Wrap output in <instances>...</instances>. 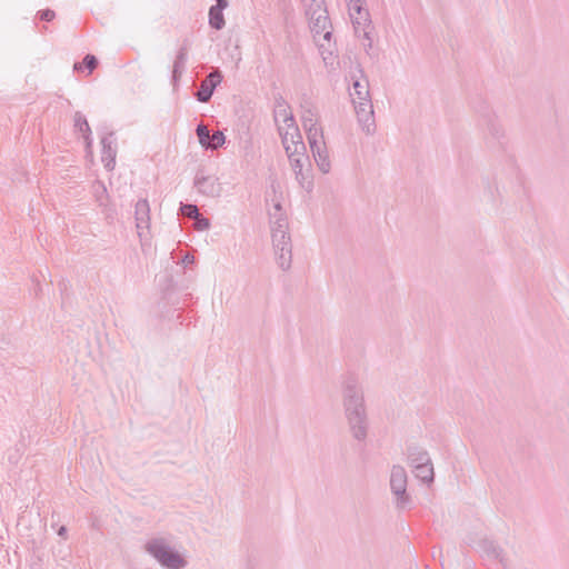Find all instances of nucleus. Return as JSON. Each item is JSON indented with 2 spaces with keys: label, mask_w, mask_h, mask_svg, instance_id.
I'll return each instance as SVG.
<instances>
[{
  "label": "nucleus",
  "mask_w": 569,
  "mask_h": 569,
  "mask_svg": "<svg viewBox=\"0 0 569 569\" xmlns=\"http://www.w3.org/2000/svg\"><path fill=\"white\" fill-rule=\"evenodd\" d=\"M270 216V230L271 236L278 230L288 231V219L282 210L281 204L274 203L273 204V211L269 212Z\"/></svg>",
  "instance_id": "17"
},
{
  "label": "nucleus",
  "mask_w": 569,
  "mask_h": 569,
  "mask_svg": "<svg viewBox=\"0 0 569 569\" xmlns=\"http://www.w3.org/2000/svg\"><path fill=\"white\" fill-rule=\"evenodd\" d=\"M430 460L429 453L426 450L419 447L408 448V462L412 468H415V466L427 463Z\"/></svg>",
  "instance_id": "21"
},
{
  "label": "nucleus",
  "mask_w": 569,
  "mask_h": 569,
  "mask_svg": "<svg viewBox=\"0 0 569 569\" xmlns=\"http://www.w3.org/2000/svg\"><path fill=\"white\" fill-rule=\"evenodd\" d=\"M194 226L197 230H207L210 227V221L208 218L199 214V217L194 219Z\"/></svg>",
  "instance_id": "31"
},
{
  "label": "nucleus",
  "mask_w": 569,
  "mask_h": 569,
  "mask_svg": "<svg viewBox=\"0 0 569 569\" xmlns=\"http://www.w3.org/2000/svg\"><path fill=\"white\" fill-rule=\"evenodd\" d=\"M370 30H371V26L360 29L359 38L363 39V47L367 51L372 48V39L370 37Z\"/></svg>",
  "instance_id": "28"
},
{
  "label": "nucleus",
  "mask_w": 569,
  "mask_h": 569,
  "mask_svg": "<svg viewBox=\"0 0 569 569\" xmlns=\"http://www.w3.org/2000/svg\"><path fill=\"white\" fill-rule=\"evenodd\" d=\"M346 2H347V6L350 7V6L363 2V0H346Z\"/></svg>",
  "instance_id": "35"
},
{
  "label": "nucleus",
  "mask_w": 569,
  "mask_h": 569,
  "mask_svg": "<svg viewBox=\"0 0 569 569\" xmlns=\"http://www.w3.org/2000/svg\"><path fill=\"white\" fill-rule=\"evenodd\" d=\"M317 131L315 130L313 134L310 137L309 146L317 163V167L322 173H328L331 170V162L329 158V153L326 147V142L323 137L316 139Z\"/></svg>",
  "instance_id": "8"
},
{
  "label": "nucleus",
  "mask_w": 569,
  "mask_h": 569,
  "mask_svg": "<svg viewBox=\"0 0 569 569\" xmlns=\"http://www.w3.org/2000/svg\"><path fill=\"white\" fill-rule=\"evenodd\" d=\"M306 14L310 13V11H316L318 7L325 8L323 0H301Z\"/></svg>",
  "instance_id": "27"
},
{
  "label": "nucleus",
  "mask_w": 569,
  "mask_h": 569,
  "mask_svg": "<svg viewBox=\"0 0 569 569\" xmlns=\"http://www.w3.org/2000/svg\"><path fill=\"white\" fill-rule=\"evenodd\" d=\"M288 119H293V114L290 111L289 106H287L284 102L278 103L277 109L274 110L276 123L284 122Z\"/></svg>",
  "instance_id": "25"
},
{
  "label": "nucleus",
  "mask_w": 569,
  "mask_h": 569,
  "mask_svg": "<svg viewBox=\"0 0 569 569\" xmlns=\"http://www.w3.org/2000/svg\"><path fill=\"white\" fill-rule=\"evenodd\" d=\"M193 184L198 192L206 197L216 198L219 197L222 191V187L218 178L213 176H202L197 173Z\"/></svg>",
  "instance_id": "9"
},
{
  "label": "nucleus",
  "mask_w": 569,
  "mask_h": 569,
  "mask_svg": "<svg viewBox=\"0 0 569 569\" xmlns=\"http://www.w3.org/2000/svg\"><path fill=\"white\" fill-rule=\"evenodd\" d=\"M483 126L492 139L500 140L503 137V128L496 116L489 114L485 117Z\"/></svg>",
  "instance_id": "20"
},
{
  "label": "nucleus",
  "mask_w": 569,
  "mask_h": 569,
  "mask_svg": "<svg viewBox=\"0 0 569 569\" xmlns=\"http://www.w3.org/2000/svg\"><path fill=\"white\" fill-rule=\"evenodd\" d=\"M113 133H109L101 139L102 144V161L107 169H113L117 156V148L114 143Z\"/></svg>",
  "instance_id": "15"
},
{
  "label": "nucleus",
  "mask_w": 569,
  "mask_h": 569,
  "mask_svg": "<svg viewBox=\"0 0 569 569\" xmlns=\"http://www.w3.org/2000/svg\"><path fill=\"white\" fill-rule=\"evenodd\" d=\"M290 130V132L287 131L286 133H282L281 138V142L286 151L287 148H290L291 151L295 146L298 147V144H305L299 128H291Z\"/></svg>",
  "instance_id": "22"
},
{
  "label": "nucleus",
  "mask_w": 569,
  "mask_h": 569,
  "mask_svg": "<svg viewBox=\"0 0 569 569\" xmlns=\"http://www.w3.org/2000/svg\"><path fill=\"white\" fill-rule=\"evenodd\" d=\"M227 0H216V4L209 9V24L216 30H221L224 24L223 9L227 8Z\"/></svg>",
  "instance_id": "16"
},
{
  "label": "nucleus",
  "mask_w": 569,
  "mask_h": 569,
  "mask_svg": "<svg viewBox=\"0 0 569 569\" xmlns=\"http://www.w3.org/2000/svg\"><path fill=\"white\" fill-rule=\"evenodd\" d=\"M134 216L138 234L141 236V230L148 229L150 223V206L147 199H140L136 203Z\"/></svg>",
  "instance_id": "14"
},
{
  "label": "nucleus",
  "mask_w": 569,
  "mask_h": 569,
  "mask_svg": "<svg viewBox=\"0 0 569 569\" xmlns=\"http://www.w3.org/2000/svg\"><path fill=\"white\" fill-rule=\"evenodd\" d=\"M359 72L361 74V78H357L353 80L350 97L361 129L367 134H372L376 131V121L373 106L369 91V81L363 76L362 70H359Z\"/></svg>",
  "instance_id": "2"
},
{
  "label": "nucleus",
  "mask_w": 569,
  "mask_h": 569,
  "mask_svg": "<svg viewBox=\"0 0 569 569\" xmlns=\"http://www.w3.org/2000/svg\"><path fill=\"white\" fill-rule=\"evenodd\" d=\"M188 50H189V41L184 40L180 49L178 50V53L176 56L173 67H172V80L173 82H177L180 77L182 76V72L184 71L187 59H188Z\"/></svg>",
  "instance_id": "18"
},
{
  "label": "nucleus",
  "mask_w": 569,
  "mask_h": 569,
  "mask_svg": "<svg viewBox=\"0 0 569 569\" xmlns=\"http://www.w3.org/2000/svg\"><path fill=\"white\" fill-rule=\"evenodd\" d=\"M222 74L217 69L211 71L206 79L201 82L200 88L196 92V98L200 102H208L217 86L221 82Z\"/></svg>",
  "instance_id": "10"
},
{
  "label": "nucleus",
  "mask_w": 569,
  "mask_h": 569,
  "mask_svg": "<svg viewBox=\"0 0 569 569\" xmlns=\"http://www.w3.org/2000/svg\"><path fill=\"white\" fill-rule=\"evenodd\" d=\"M413 472L415 476L421 480L425 483H431L433 482L435 472H433V465L431 460L427 463L415 466Z\"/></svg>",
  "instance_id": "23"
},
{
  "label": "nucleus",
  "mask_w": 569,
  "mask_h": 569,
  "mask_svg": "<svg viewBox=\"0 0 569 569\" xmlns=\"http://www.w3.org/2000/svg\"><path fill=\"white\" fill-rule=\"evenodd\" d=\"M278 124V131L279 136L282 138V133H286L287 131L290 132L291 128H298L295 118L288 119L284 122L277 123Z\"/></svg>",
  "instance_id": "29"
},
{
  "label": "nucleus",
  "mask_w": 569,
  "mask_h": 569,
  "mask_svg": "<svg viewBox=\"0 0 569 569\" xmlns=\"http://www.w3.org/2000/svg\"><path fill=\"white\" fill-rule=\"evenodd\" d=\"M144 549L164 568L183 569L187 566L184 558L174 551L163 538L150 539Z\"/></svg>",
  "instance_id": "4"
},
{
  "label": "nucleus",
  "mask_w": 569,
  "mask_h": 569,
  "mask_svg": "<svg viewBox=\"0 0 569 569\" xmlns=\"http://www.w3.org/2000/svg\"><path fill=\"white\" fill-rule=\"evenodd\" d=\"M193 262H194V257H193L192 254L187 253V254L182 258V263H183L184 266H189V264H191V263H193Z\"/></svg>",
  "instance_id": "33"
},
{
  "label": "nucleus",
  "mask_w": 569,
  "mask_h": 569,
  "mask_svg": "<svg viewBox=\"0 0 569 569\" xmlns=\"http://www.w3.org/2000/svg\"><path fill=\"white\" fill-rule=\"evenodd\" d=\"M306 16L325 63L332 64L336 58L335 43L331 42L332 26L327 9L318 7L316 11H310Z\"/></svg>",
  "instance_id": "3"
},
{
  "label": "nucleus",
  "mask_w": 569,
  "mask_h": 569,
  "mask_svg": "<svg viewBox=\"0 0 569 569\" xmlns=\"http://www.w3.org/2000/svg\"><path fill=\"white\" fill-rule=\"evenodd\" d=\"M82 64L89 70L90 73L98 66V59L93 54H87L83 58Z\"/></svg>",
  "instance_id": "30"
},
{
  "label": "nucleus",
  "mask_w": 569,
  "mask_h": 569,
  "mask_svg": "<svg viewBox=\"0 0 569 569\" xmlns=\"http://www.w3.org/2000/svg\"><path fill=\"white\" fill-rule=\"evenodd\" d=\"M74 70H81L82 69V64L80 63H74Z\"/></svg>",
  "instance_id": "36"
},
{
  "label": "nucleus",
  "mask_w": 569,
  "mask_h": 569,
  "mask_svg": "<svg viewBox=\"0 0 569 569\" xmlns=\"http://www.w3.org/2000/svg\"><path fill=\"white\" fill-rule=\"evenodd\" d=\"M196 132L200 144L206 149L216 150L226 141V137L222 131L218 130L210 134L209 129L202 123L198 124Z\"/></svg>",
  "instance_id": "11"
},
{
  "label": "nucleus",
  "mask_w": 569,
  "mask_h": 569,
  "mask_svg": "<svg viewBox=\"0 0 569 569\" xmlns=\"http://www.w3.org/2000/svg\"><path fill=\"white\" fill-rule=\"evenodd\" d=\"M390 489L395 496V503L398 509L408 508L412 499L407 492L408 475L406 469L400 465H393L390 471Z\"/></svg>",
  "instance_id": "6"
},
{
  "label": "nucleus",
  "mask_w": 569,
  "mask_h": 569,
  "mask_svg": "<svg viewBox=\"0 0 569 569\" xmlns=\"http://www.w3.org/2000/svg\"><path fill=\"white\" fill-rule=\"evenodd\" d=\"M180 211L182 214L193 220L200 214L198 207L191 203H181Z\"/></svg>",
  "instance_id": "26"
},
{
  "label": "nucleus",
  "mask_w": 569,
  "mask_h": 569,
  "mask_svg": "<svg viewBox=\"0 0 569 569\" xmlns=\"http://www.w3.org/2000/svg\"><path fill=\"white\" fill-rule=\"evenodd\" d=\"M348 9L353 23L355 32L358 37H360V29L371 26L369 11L362 7V2L350 6Z\"/></svg>",
  "instance_id": "12"
},
{
  "label": "nucleus",
  "mask_w": 569,
  "mask_h": 569,
  "mask_svg": "<svg viewBox=\"0 0 569 569\" xmlns=\"http://www.w3.org/2000/svg\"><path fill=\"white\" fill-rule=\"evenodd\" d=\"M343 407L352 437L365 441L368 435V417L362 389L356 379L350 378L343 385Z\"/></svg>",
  "instance_id": "1"
},
{
  "label": "nucleus",
  "mask_w": 569,
  "mask_h": 569,
  "mask_svg": "<svg viewBox=\"0 0 569 569\" xmlns=\"http://www.w3.org/2000/svg\"><path fill=\"white\" fill-rule=\"evenodd\" d=\"M286 153L298 183L307 191H310L313 187V182L310 176L311 163L309 156L306 152V146H295L291 151L290 148H287Z\"/></svg>",
  "instance_id": "5"
},
{
  "label": "nucleus",
  "mask_w": 569,
  "mask_h": 569,
  "mask_svg": "<svg viewBox=\"0 0 569 569\" xmlns=\"http://www.w3.org/2000/svg\"><path fill=\"white\" fill-rule=\"evenodd\" d=\"M58 535L62 538H66L67 535V528L64 526L60 527L58 530Z\"/></svg>",
  "instance_id": "34"
},
{
  "label": "nucleus",
  "mask_w": 569,
  "mask_h": 569,
  "mask_svg": "<svg viewBox=\"0 0 569 569\" xmlns=\"http://www.w3.org/2000/svg\"><path fill=\"white\" fill-rule=\"evenodd\" d=\"M481 551L489 559L497 560L499 562H503L502 558V549L492 540L483 539L479 543Z\"/></svg>",
  "instance_id": "19"
},
{
  "label": "nucleus",
  "mask_w": 569,
  "mask_h": 569,
  "mask_svg": "<svg viewBox=\"0 0 569 569\" xmlns=\"http://www.w3.org/2000/svg\"><path fill=\"white\" fill-rule=\"evenodd\" d=\"M74 127L82 133L87 141V146H90L91 141L89 136L91 133V129L86 117L80 111L74 113Z\"/></svg>",
  "instance_id": "24"
},
{
  "label": "nucleus",
  "mask_w": 569,
  "mask_h": 569,
  "mask_svg": "<svg viewBox=\"0 0 569 569\" xmlns=\"http://www.w3.org/2000/svg\"><path fill=\"white\" fill-rule=\"evenodd\" d=\"M38 16H39V18H40L42 21H48V22H50V21H52V20L54 19L56 13H54V11H53V10H51V9H44V10H40V11L38 12Z\"/></svg>",
  "instance_id": "32"
},
{
  "label": "nucleus",
  "mask_w": 569,
  "mask_h": 569,
  "mask_svg": "<svg viewBox=\"0 0 569 569\" xmlns=\"http://www.w3.org/2000/svg\"><path fill=\"white\" fill-rule=\"evenodd\" d=\"M301 120H302V126L307 131L308 141H310V137H311V134H313L315 130L317 131L315 138L316 139L322 138V136H323L322 128L318 124V114L313 109H311V108L306 109L302 113Z\"/></svg>",
  "instance_id": "13"
},
{
  "label": "nucleus",
  "mask_w": 569,
  "mask_h": 569,
  "mask_svg": "<svg viewBox=\"0 0 569 569\" xmlns=\"http://www.w3.org/2000/svg\"><path fill=\"white\" fill-rule=\"evenodd\" d=\"M276 260L280 269L287 271L292 262V243L288 231L278 230L272 236Z\"/></svg>",
  "instance_id": "7"
}]
</instances>
